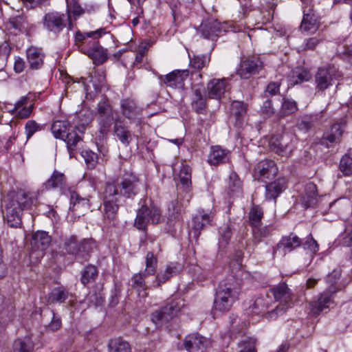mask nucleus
<instances>
[{"label":"nucleus","instance_id":"1","mask_svg":"<svg viewBox=\"0 0 352 352\" xmlns=\"http://www.w3.org/2000/svg\"><path fill=\"white\" fill-rule=\"evenodd\" d=\"M141 186L139 179L133 175L116 184H107L102 192L104 217L109 221L116 219L122 197L131 198L135 195Z\"/></svg>","mask_w":352,"mask_h":352},{"label":"nucleus","instance_id":"2","mask_svg":"<svg viewBox=\"0 0 352 352\" xmlns=\"http://www.w3.org/2000/svg\"><path fill=\"white\" fill-rule=\"evenodd\" d=\"M37 203V195L23 190L8 194L4 199V219L9 226L19 228L21 225V214Z\"/></svg>","mask_w":352,"mask_h":352},{"label":"nucleus","instance_id":"3","mask_svg":"<svg viewBox=\"0 0 352 352\" xmlns=\"http://www.w3.org/2000/svg\"><path fill=\"white\" fill-rule=\"evenodd\" d=\"M91 122L89 116L79 124L72 126L66 120H56L52 125V132L56 138L63 140L66 144L69 155L76 150L78 142L82 141L81 135Z\"/></svg>","mask_w":352,"mask_h":352},{"label":"nucleus","instance_id":"4","mask_svg":"<svg viewBox=\"0 0 352 352\" xmlns=\"http://www.w3.org/2000/svg\"><path fill=\"white\" fill-rule=\"evenodd\" d=\"M232 280V278H229L219 283L213 303L214 314L228 311L238 298L239 291Z\"/></svg>","mask_w":352,"mask_h":352},{"label":"nucleus","instance_id":"5","mask_svg":"<svg viewBox=\"0 0 352 352\" xmlns=\"http://www.w3.org/2000/svg\"><path fill=\"white\" fill-rule=\"evenodd\" d=\"M41 23L45 31L54 36H58L67 25L70 29L72 28L69 14L57 11L45 13L42 17Z\"/></svg>","mask_w":352,"mask_h":352},{"label":"nucleus","instance_id":"6","mask_svg":"<svg viewBox=\"0 0 352 352\" xmlns=\"http://www.w3.org/2000/svg\"><path fill=\"white\" fill-rule=\"evenodd\" d=\"M270 295L273 296L276 301L280 303L272 311L267 313V316L270 318H275L278 314L285 312L288 308L292 307L293 304L294 295L287 285L285 283L270 289Z\"/></svg>","mask_w":352,"mask_h":352},{"label":"nucleus","instance_id":"7","mask_svg":"<svg viewBox=\"0 0 352 352\" xmlns=\"http://www.w3.org/2000/svg\"><path fill=\"white\" fill-rule=\"evenodd\" d=\"M184 306L182 299L173 300L166 306L153 311L151 315V320L157 327H162L176 317Z\"/></svg>","mask_w":352,"mask_h":352},{"label":"nucleus","instance_id":"8","mask_svg":"<svg viewBox=\"0 0 352 352\" xmlns=\"http://www.w3.org/2000/svg\"><path fill=\"white\" fill-rule=\"evenodd\" d=\"M161 221L160 209L151 204L149 206L142 205L138 209L134 226L138 230H145L148 223L157 224Z\"/></svg>","mask_w":352,"mask_h":352},{"label":"nucleus","instance_id":"9","mask_svg":"<svg viewBox=\"0 0 352 352\" xmlns=\"http://www.w3.org/2000/svg\"><path fill=\"white\" fill-rule=\"evenodd\" d=\"M92 244L91 240L84 239L78 242L76 236H71L65 239L63 248L68 254L75 255L76 258L81 262L88 259Z\"/></svg>","mask_w":352,"mask_h":352},{"label":"nucleus","instance_id":"10","mask_svg":"<svg viewBox=\"0 0 352 352\" xmlns=\"http://www.w3.org/2000/svg\"><path fill=\"white\" fill-rule=\"evenodd\" d=\"M98 113L100 131L102 134L107 133L113 122L120 120L119 116H114L113 109L106 100L98 103Z\"/></svg>","mask_w":352,"mask_h":352},{"label":"nucleus","instance_id":"11","mask_svg":"<svg viewBox=\"0 0 352 352\" xmlns=\"http://www.w3.org/2000/svg\"><path fill=\"white\" fill-rule=\"evenodd\" d=\"M294 136L289 133H284L280 136H274L270 141L271 149L278 155L289 156L293 150L292 145Z\"/></svg>","mask_w":352,"mask_h":352},{"label":"nucleus","instance_id":"12","mask_svg":"<svg viewBox=\"0 0 352 352\" xmlns=\"http://www.w3.org/2000/svg\"><path fill=\"white\" fill-rule=\"evenodd\" d=\"M197 31L204 38L214 40L222 32H226V28L217 20L208 19L201 23Z\"/></svg>","mask_w":352,"mask_h":352},{"label":"nucleus","instance_id":"13","mask_svg":"<svg viewBox=\"0 0 352 352\" xmlns=\"http://www.w3.org/2000/svg\"><path fill=\"white\" fill-rule=\"evenodd\" d=\"M263 68V62L258 56L248 57L241 61L240 67L237 73L241 78L244 79L249 78L252 75L258 73Z\"/></svg>","mask_w":352,"mask_h":352},{"label":"nucleus","instance_id":"14","mask_svg":"<svg viewBox=\"0 0 352 352\" xmlns=\"http://www.w3.org/2000/svg\"><path fill=\"white\" fill-rule=\"evenodd\" d=\"M230 88L228 78H213L207 84L208 96L210 98L220 100Z\"/></svg>","mask_w":352,"mask_h":352},{"label":"nucleus","instance_id":"15","mask_svg":"<svg viewBox=\"0 0 352 352\" xmlns=\"http://www.w3.org/2000/svg\"><path fill=\"white\" fill-rule=\"evenodd\" d=\"M79 50L91 58L95 65L102 64L107 59L106 50L96 41H92L89 47L85 44L79 45Z\"/></svg>","mask_w":352,"mask_h":352},{"label":"nucleus","instance_id":"16","mask_svg":"<svg viewBox=\"0 0 352 352\" xmlns=\"http://www.w3.org/2000/svg\"><path fill=\"white\" fill-rule=\"evenodd\" d=\"M209 344L210 341L198 333L188 335L184 342L188 352H205Z\"/></svg>","mask_w":352,"mask_h":352},{"label":"nucleus","instance_id":"17","mask_svg":"<svg viewBox=\"0 0 352 352\" xmlns=\"http://www.w3.org/2000/svg\"><path fill=\"white\" fill-rule=\"evenodd\" d=\"M320 26L318 17L311 8H305L303 10V18L300 24V30L307 34H312L316 32Z\"/></svg>","mask_w":352,"mask_h":352},{"label":"nucleus","instance_id":"18","mask_svg":"<svg viewBox=\"0 0 352 352\" xmlns=\"http://www.w3.org/2000/svg\"><path fill=\"white\" fill-rule=\"evenodd\" d=\"M45 53L42 48L30 46L26 50V59L30 69H40L43 64Z\"/></svg>","mask_w":352,"mask_h":352},{"label":"nucleus","instance_id":"19","mask_svg":"<svg viewBox=\"0 0 352 352\" xmlns=\"http://www.w3.org/2000/svg\"><path fill=\"white\" fill-rule=\"evenodd\" d=\"M336 78V70L333 67L320 68L316 74L315 80L317 88L320 90L327 89Z\"/></svg>","mask_w":352,"mask_h":352},{"label":"nucleus","instance_id":"20","mask_svg":"<svg viewBox=\"0 0 352 352\" xmlns=\"http://www.w3.org/2000/svg\"><path fill=\"white\" fill-rule=\"evenodd\" d=\"M333 304L332 294L330 292L322 293L317 300L309 303L310 312L313 316H318L322 311L328 309Z\"/></svg>","mask_w":352,"mask_h":352},{"label":"nucleus","instance_id":"21","mask_svg":"<svg viewBox=\"0 0 352 352\" xmlns=\"http://www.w3.org/2000/svg\"><path fill=\"white\" fill-rule=\"evenodd\" d=\"M188 76L187 70H175L164 76H160L159 79L168 87L179 88L183 86L184 81Z\"/></svg>","mask_w":352,"mask_h":352},{"label":"nucleus","instance_id":"22","mask_svg":"<svg viewBox=\"0 0 352 352\" xmlns=\"http://www.w3.org/2000/svg\"><path fill=\"white\" fill-rule=\"evenodd\" d=\"M179 272V265L177 263H169L166 265L164 269L161 270L156 275L155 280L152 283L153 287H160L162 284L169 280L173 276Z\"/></svg>","mask_w":352,"mask_h":352},{"label":"nucleus","instance_id":"23","mask_svg":"<svg viewBox=\"0 0 352 352\" xmlns=\"http://www.w3.org/2000/svg\"><path fill=\"white\" fill-rule=\"evenodd\" d=\"M211 221L210 215L204 212H198L193 218L192 221L191 229L190 230V236L197 239L200 234V231Z\"/></svg>","mask_w":352,"mask_h":352},{"label":"nucleus","instance_id":"24","mask_svg":"<svg viewBox=\"0 0 352 352\" xmlns=\"http://www.w3.org/2000/svg\"><path fill=\"white\" fill-rule=\"evenodd\" d=\"M70 208L73 211L79 212L78 214H82L90 209L89 199L82 197L75 191L70 192Z\"/></svg>","mask_w":352,"mask_h":352},{"label":"nucleus","instance_id":"25","mask_svg":"<svg viewBox=\"0 0 352 352\" xmlns=\"http://www.w3.org/2000/svg\"><path fill=\"white\" fill-rule=\"evenodd\" d=\"M277 170L274 162L270 160L261 161L254 168L255 174H258L265 178L275 176Z\"/></svg>","mask_w":352,"mask_h":352},{"label":"nucleus","instance_id":"26","mask_svg":"<svg viewBox=\"0 0 352 352\" xmlns=\"http://www.w3.org/2000/svg\"><path fill=\"white\" fill-rule=\"evenodd\" d=\"M120 108L122 113L128 119H134L141 113V109L138 107L135 101L131 98L121 100Z\"/></svg>","mask_w":352,"mask_h":352},{"label":"nucleus","instance_id":"27","mask_svg":"<svg viewBox=\"0 0 352 352\" xmlns=\"http://www.w3.org/2000/svg\"><path fill=\"white\" fill-rule=\"evenodd\" d=\"M301 245V240L298 236L293 234L282 238L277 245V250L282 251L284 254L290 252Z\"/></svg>","mask_w":352,"mask_h":352},{"label":"nucleus","instance_id":"28","mask_svg":"<svg viewBox=\"0 0 352 352\" xmlns=\"http://www.w3.org/2000/svg\"><path fill=\"white\" fill-rule=\"evenodd\" d=\"M149 275L144 274L143 272H140L131 277V287L138 292L139 296L143 298H146L148 295L146 290L148 287L145 282V279Z\"/></svg>","mask_w":352,"mask_h":352},{"label":"nucleus","instance_id":"29","mask_svg":"<svg viewBox=\"0 0 352 352\" xmlns=\"http://www.w3.org/2000/svg\"><path fill=\"white\" fill-rule=\"evenodd\" d=\"M301 200L305 208L314 206L317 204V188L314 184L309 183L306 185Z\"/></svg>","mask_w":352,"mask_h":352},{"label":"nucleus","instance_id":"30","mask_svg":"<svg viewBox=\"0 0 352 352\" xmlns=\"http://www.w3.org/2000/svg\"><path fill=\"white\" fill-rule=\"evenodd\" d=\"M286 183L284 179H278L266 186L265 197L268 200H275L285 189Z\"/></svg>","mask_w":352,"mask_h":352},{"label":"nucleus","instance_id":"31","mask_svg":"<svg viewBox=\"0 0 352 352\" xmlns=\"http://www.w3.org/2000/svg\"><path fill=\"white\" fill-rule=\"evenodd\" d=\"M311 78L309 71L302 67H297L292 69L289 77V84L295 85L303 82L309 81Z\"/></svg>","mask_w":352,"mask_h":352},{"label":"nucleus","instance_id":"32","mask_svg":"<svg viewBox=\"0 0 352 352\" xmlns=\"http://www.w3.org/2000/svg\"><path fill=\"white\" fill-rule=\"evenodd\" d=\"M271 301L270 294L257 298L252 305L249 307L248 314H264L266 309L270 307Z\"/></svg>","mask_w":352,"mask_h":352},{"label":"nucleus","instance_id":"33","mask_svg":"<svg viewBox=\"0 0 352 352\" xmlns=\"http://www.w3.org/2000/svg\"><path fill=\"white\" fill-rule=\"evenodd\" d=\"M229 160V151L221 148L219 146H214L211 148V151L208 157V162L212 165H217L221 163H225Z\"/></svg>","mask_w":352,"mask_h":352},{"label":"nucleus","instance_id":"34","mask_svg":"<svg viewBox=\"0 0 352 352\" xmlns=\"http://www.w3.org/2000/svg\"><path fill=\"white\" fill-rule=\"evenodd\" d=\"M227 188L228 194L230 197H239L242 195V182L236 173L232 172L230 174Z\"/></svg>","mask_w":352,"mask_h":352},{"label":"nucleus","instance_id":"35","mask_svg":"<svg viewBox=\"0 0 352 352\" xmlns=\"http://www.w3.org/2000/svg\"><path fill=\"white\" fill-rule=\"evenodd\" d=\"M114 134L119 141L125 146H128L131 140V132L122 124L121 120L116 121L114 124Z\"/></svg>","mask_w":352,"mask_h":352},{"label":"nucleus","instance_id":"36","mask_svg":"<svg viewBox=\"0 0 352 352\" xmlns=\"http://www.w3.org/2000/svg\"><path fill=\"white\" fill-rule=\"evenodd\" d=\"M344 123H336L332 125L329 131L326 133L323 136V140L328 141L330 143H336L340 142L343 132Z\"/></svg>","mask_w":352,"mask_h":352},{"label":"nucleus","instance_id":"37","mask_svg":"<svg viewBox=\"0 0 352 352\" xmlns=\"http://www.w3.org/2000/svg\"><path fill=\"white\" fill-rule=\"evenodd\" d=\"M51 241V238L46 232L38 231L32 238V244L38 250L43 251L49 246Z\"/></svg>","mask_w":352,"mask_h":352},{"label":"nucleus","instance_id":"38","mask_svg":"<svg viewBox=\"0 0 352 352\" xmlns=\"http://www.w3.org/2000/svg\"><path fill=\"white\" fill-rule=\"evenodd\" d=\"M68 298V292L63 287H57L48 294L46 301L47 304L62 303Z\"/></svg>","mask_w":352,"mask_h":352},{"label":"nucleus","instance_id":"39","mask_svg":"<svg viewBox=\"0 0 352 352\" xmlns=\"http://www.w3.org/2000/svg\"><path fill=\"white\" fill-rule=\"evenodd\" d=\"M34 344L30 336H25L14 341L11 352H32Z\"/></svg>","mask_w":352,"mask_h":352},{"label":"nucleus","instance_id":"40","mask_svg":"<svg viewBox=\"0 0 352 352\" xmlns=\"http://www.w3.org/2000/svg\"><path fill=\"white\" fill-rule=\"evenodd\" d=\"M102 30H98L96 31L82 33L80 32H78L76 34L75 40L77 43L78 48L79 49V45H86L87 47L91 45V43L93 41H87L88 38L94 37L95 38H99L102 36Z\"/></svg>","mask_w":352,"mask_h":352},{"label":"nucleus","instance_id":"41","mask_svg":"<svg viewBox=\"0 0 352 352\" xmlns=\"http://www.w3.org/2000/svg\"><path fill=\"white\" fill-rule=\"evenodd\" d=\"M65 183V175L58 172L54 171L50 178L44 184L47 190L61 188Z\"/></svg>","mask_w":352,"mask_h":352},{"label":"nucleus","instance_id":"42","mask_svg":"<svg viewBox=\"0 0 352 352\" xmlns=\"http://www.w3.org/2000/svg\"><path fill=\"white\" fill-rule=\"evenodd\" d=\"M153 250L147 252L145 256V269L142 271L149 276H153L156 273L157 267V258L154 255Z\"/></svg>","mask_w":352,"mask_h":352},{"label":"nucleus","instance_id":"43","mask_svg":"<svg viewBox=\"0 0 352 352\" xmlns=\"http://www.w3.org/2000/svg\"><path fill=\"white\" fill-rule=\"evenodd\" d=\"M297 110L298 107L296 101L290 98H283L278 114L281 117L286 116L295 113Z\"/></svg>","mask_w":352,"mask_h":352},{"label":"nucleus","instance_id":"44","mask_svg":"<svg viewBox=\"0 0 352 352\" xmlns=\"http://www.w3.org/2000/svg\"><path fill=\"white\" fill-rule=\"evenodd\" d=\"M109 352H131V349L127 342L120 339H116L110 342Z\"/></svg>","mask_w":352,"mask_h":352},{"label":"nucleus","instance_id":"45","mask_svg":"<svg viewBox=\"0 0 352 352\" xmlns=\"http://www.w3.org/2000/svg\"><path fill=\"white\" fill-rule=\"evenodd\" d=\"M247 106L243 102L234 101L231 106V113L240 122L243 116L246 114Z\"/></svg>","mask_w":352,"mask_h":352},{"label":"nucleus","instance_id":"46","mask_svg":"<svg viewBox=\"0 0 352 352\" xmlns=\"http://www.w3.org/2000/svg\"><path fill=\"white\" fill-rule=\"evenodd\" d=\"M263 216V212L261 208L258 206H254L249 213V221L253 228L259 226Z\"/></svg>","mask_w":352,"mask_h":352},{"label":"nucleus","instance_id":"47","mask_svg":"<svg viewBox=\"0 0 352 352\" xmlns=\"http://www.w3.org/2000/svg\"><path fill=\"white\" fill-rule=\"evenodd\" d=\"M192 106L197 113H201L206 107V98L198 89L194 90Z\"/></svg>","mask_w":352,"mask_h":352},{"label":"nucleus","instance_id":"48","mask_svg":"<svg viewBox=\"0 0 352 352\" xmlns=\"http://www.w3.org/2000/svg\"><path fill=\"white\" fill-rule=\"evenodd\" d=\"M98 276V271L95 266H87L82 273L81 281L83 285H86L94 281Z\"/></svg>","mask_w":352,"mask_h":352},{"label":"nucleus","instance_id":"49","mask_svg":"<svg viewBox=\"0 0 352 352\" xmlns=\"http://www.w3.org/2000/svg\"><path fill=\"white\" fill-rule=\"evenodd\" d=\"M180 182L184 187L188 188L191 184V168L190 166L184 165L179 172Z\"/></svg>","mask_w":352,"mask_h":352},{"label":"nucleus","instance_id":"50","mask_svg":"<svg viewBox=\"0 0 352 352\" xmlns=\"http://www.w3.org/2000/svg\"><path fill=\"white\" fill-rule=\"evenodd\" d=\"M340 170L344 175H352V157L344 155L340 162Z\"/></svg>","mask_w":352,"mask_h":352},{"label":"nucleus","instance_id":"51","mask_svg":"<svg viewBox=\"0 0 352 352\" xmlns=\"http://www.w3.org/2000/svg\"><path fill=\"white\" fill-rule=\"evenodd\" d=\"M271 231L272 228L270 226H264L262 228L257 226L254 228H252L254 239V240L259 242L262 240V239L268 237L271 234Z\"/></svg>","mask_w":352,"mask_h":352},{"label":"nucleus","instance_id":"52","mask_svg":"<svg viewBox=\"0 0 352 352\" xmlns=\"http://www.w3.org/2000/svg\"><path fill=\"white\" fill-rule=\"evenodd\" d=\"M43 127L34 120H28L25 126L27 140H29L36 132L42 130Z\"/></svg>","mask_w":352,"mask_h":352},{"label":"nucleus","instance_id":"53","mask_svg":"<svg viewBox=\"0 0 352 352\" xmlns=\"http://www.w3.org/2000/svg\"><path fill=\"white\" fill-rule=\"evenodd\" d=\"M219 232L221 235L219 242V247L220 248H224L230 239L232 231L228 226H226L221 228Z\"/></svg>","mask_w":352,"mask_h":352},{"label":"nucleus","instance_id":"54","mask_svg":"<svg viewBox=\"0 0 352 352\" xmlns=\"http://www.w3.org/2000/svg\"><path fill=\"white\" fill-rule=\"evenodd\" d=\"M210 60L207 56H197L191 58L190 60V65L195 69H201L204 67Z\"/></svg>","mask_w":352,"mask_h":352},{"label":"nucleus","instance_id":"55","mask_svg":"<svg viewBox=\"0 0 352 352\" xmlns=\"http://www.w3.org/2000/svg\"><path fill=\"white\" fill-rule=\"evenodd\" d=\"M82 156L89 168H93L95 167L98 162V155L96 153L92 151H86L84 152Z\"/></svg>","mask_w":352,"mask_h":352},{"label":"nucleus","instance_id":"56","mask_svg":"<svg viewBox=\"0 0 352 352\" xmlns=\"http://www.w3.org/2000/svg\"><path fill=\"white\" fill-rule=\"evenodd\" d=\"M32 111V104L29 105L28 107H23L19 109L14 110L13 109L11 110L12 114H15L19 118H28Z\"/></svg>","mask_w":352,"mask_h":352},{"label":"nucleus","instance_id":"57","mask_svg":"<svg viewBox=\"0 0 352 352\" xmlns=\"http://www.w3.org/2000/svg\"><path fill=\"white\" fill-rule=\"evenodd\" d=\"M340 244L346 247H349L352 245V225L350 226H348L346 228L344 234L342 236L341 241H340Z\"/></svg>","mask_w":352,"mask_h":352},{"label":"nucleus","instance_id":"58","mask_svg":"<svg viewBox=\"0 0 352 352\" xmlns=\"http://www.w3.org/2000/svg\"><path fill=\"white\" fill-rule=\"evenodd\" d=\"M303 247L305 250H309L312 253H316L318 251V244L311 235L307 238L306 241L303 243Z\"/></svg>","mask_w":352,"mask_h":352},{"label":"nucleus","instance_id":"59","mask_svg":"<svg viewBox=\"0 0 352 352\" xmlns=\"http://www.w3.org/2000/svg\"><path fill=\"white\" fill-rule=\"evenodd\" d=\"M280 83L278 82H270L265 89V93L270 96H275L279 93Z\"/></svg>","mask_w":352,"mask_h":352},{"label":"nucleus","instance_id":"60","mask_svg":"<svg viewBox=\"0 0 352 352\" xmlns=\"http://www.w3.org/2000/svg\"><path fill=\"white\" fill-rule=\"evenodd\" d=\"M261 111L267 116H270L274 113L275 109L273 107L272 101L270 100H266L263 102V104L261 107Z\"/></svg>","mask_w":352,"mask_h":352},{"label":"nucleus","instance_id":"61","mask_svg":"<svg viewBox=\"0 0 352 352\" xmlns=\"http://www.w3.org/2000/svg\"><path fill=\"white\" fill-rule=\"evenodd\" d=\"M256 342V340L254 338H248L247 340H243L245 347L240 352H256L254 349Z\"/></svg>","mask_w":352,"mask_h":352},{"label":"nucleus","instance_id":"62","mask_svg":"<svg viewBox=\"0 0 352 352\" xmlns=\"http://www.w3.org/2000/svg\"><path fill=\"white\" fill-rule=\"evenodd\" d=\"M25 68V61L20 56L14 58V70L16 73H21Z\"/></svg>","mask_w":352,"mask_h":352},{"label":"nucleus","instance_id":"63","mask_svg":"<svg viewBox=\"0 0 352 352\" xmlns=\"http://www.w3.org/2000/svg\"><path fill=\"white\" fill-rule=\"evenodd\" d=\"M61 327V320L59 317L53 314L52 319L49 324V329L53 331L59 329Z\"/></svg>","mask_w":352,"mask_h":352},{"label":"nucleus","instance_id":"64","mask_svg":"<svg viewBox=\"0 0 352 352\" xmlns=\"http://www.w3.org/2000/svg\"><path fill=\"white\" fill-rule=\"evenodd\" d=\"M320 40L316 37L309 38L306 39L304 43V50H314L315 47L319 43Z\"/></svg>","mask_w":352,"mask_h":352}]
</instances>
